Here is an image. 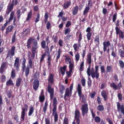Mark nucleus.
Here are the masks:
<instances>
[{"mask_svg": "<svg viewBox=\"0 0 124 124\" xmlns=\"http://www.w3.org/2000/svg\"><path fill=\"white\" fill-rule=\"evenodd\" d=\"M71 3V2L70 1L65 2L63 5L64 8H68L70 5Z\"/></svg>", "mask_w": 124, "mask_h": 124, "instance_id": "nucleus-27", "label": "nucleus"}, {"mask_svg": "<svg viewBox=\"0 0 124 124\" xmlns=\"http://www.w3.org/2000/svg\"><path fill=\"white\" fill-rule=\"evenodd\" d=\"M19 58H16V59L15 60L14 66L17 70H18L19 68Z\"/></svg>", "mask_w": 124, "mask_h": 124, "instance_id": "nucleus-11", "label": "nucleus"}, {"mask_svg": "<svg viewBox=\"0 0 124 124\" xmlns=\"http://www.w3.org/2000/svg\"><path fill=\"white\" fill-rule=\"evenodd\" d=\"M65 62L67 64H69L71 62L70 59L69 57H66Z\"/></svg>", "mask_w": 124, "mask_h": 124, "instance_id": "nucleus-41", "label": "nucleus"}, {"mask_svg": "<svg viewBox=\"0 0 124 124\" xmlns=\"http://www.w3.org/2000/svg\"><path fill=\"white\" fill-rule=\"evenodd\" d=\"M32 11L31 10L28 14L27 17L26 18V21H28L30 19L32 15Z\"/></svg>", "mask_w": 124, "mask_h": 124, "instance_id": "nucleus-39", "label": "nucleus"}, {"mask_svg": "<svg viewBox=\"0 0 124 124\" xmlns=\"http://www.w3.org/2000/svg\"><path fill=\"white\" fill-rule=\"evenodd\" d=\"M13 7V5L12 4H10L8 5V6L7 10H9L10 12L12 9Z\"/></svg>", "mask_w": 124, "mask_h": 124, "instance_id": "nucleus-36", "label": "nucleus"}, {"mask_svg": "<svg viewBox=\"0 0 124 124\" xmlns=\"http://www.w3.org/2000/svg\"><path fill=\"white\" fill-rule=\"evenodd\" d=\"M48 105V103L46 102L45 103V105L43 108V111L44 113H45L47 109V106Z\"/></svg>", "mask_w": 124, "mask_h": 124, "instance_id": "nucleus-40", "label": "nucleus"}, {"mask_svg": "<svg viewBox=\"0 0 124 124\" xmlns=\"http://www.w3.org/2000/svg\"><path fill=\"white\" fill-rule=\"evenodd\" d=\"M70 29L69 28H67L65 30V34L66 35L67 34L69 33L70 32Z\"/></svg>", "mask_w": 124, "mask_h": 124, "instance_id": "nucleus-54", "label": "nucleus"}, {"mask_svg": "<svg viewBox=\"0 0 124 124\" xmlns=\"http://www.w3.org/2000/svg\"><path fill=\"white\" fill-rule=\"evenodd\" d=\"M89 6L86 7L85 8V9L84 11V14L85 15L86 13L88 12L89 9Z\"/></svg>", "mask_w": 124, "mask_h": 124, "instance_id": "nucleus-44", "label": "nucleus"}, {"mask_svg": "<svg viewBox=\"0 0 124 124\" xmlns=\"http://www.w3.org/2000/svg\"><path fill=\"white\" fill-rule=\"evenodd\" d=\"M14 12H12L10 14V18L9 19V21H7L6 23L4 24V26L5 27L7 26V24L9 23L13 19L14 17Z\"/></svg>", "mask_w": 124, "mask_h": 124, "instance_id": "nucleus-14", "label": "nucleus"}, {"mask_svg": "<svg viewBox=\"0 0 124 124\" xmlns=\"http://www.w3.org/2000/svg\"><path fill=\"white\" fill-rule=\"evenodd\" d=\"M6 85H14V84L13 83L12 81L10 79H9L8 81L7 82Z\"/></svg>", "mask_w": 124, "mask_h": 124, "instance_id": "nucleus-37", "label": "nucleus"}, {"mask_svg": "<svg viewBox=\"0 0 124 124\" xmlns=\"http://www.w3.org/2000/svg\"><path fill=\"white\" fill-rule=\"evenodd\" d=\"M46 124H50V121L49 119L46 118L45 120Z\"/></svg>", "mask_w": 124, "mask_h": 124, "instance_id": "nucleus-56", "label": "nucleus"}, {"mask_svg": "<svg viewBox=\"0 0 124 124\" xmlns=\"http://www.w3.org/2000/svg\"><path fill=\"white\" fill-rule=\"evenodd\" d=\"M119 54L120 56L122 57H124V51L122 49H120L118 50Z\"/></svg>", "mask_w": 124, "mask_h": 124, "instance_id": "nucleus-31", "label": "nucleus"}, {"mask_svg": "<svg viewBox=\"0 0 124 124\" xmlns=\"http://www.w3.org/2000/svg\"><path fill=\"white\" fill-rule=\"evenodd\" d=\"M39 84V81L38 80H35L34 81L33 83V88L35 90H37Z\"/></svg>", "mask_w": 124, "mask_h": 124, "instance_id": "nucleus-12", "label": "nucleus"}, {"mask_svg": "<svg viewBox=\"0 0 124 124\" xmlns=\"http://www.w3.org/2000/svg\"><path fill=\"white\" fill-rule=\"evenodd\" d=\"M15 47L14 46L12 47L11 49L9 50L8 52L7 57L13 56L15 54Z\"/></svg>", "mask_w": 124, "mask_h": 124, "instance_id": "nucleus-5", "label": "nucleus"}, {"mask_svg": "<svg viewBox=\"0 0 124 124\" xmlns=\"http://www.w3.org/2000/svg\"><path fill=\"white\" fill-rule=\"evenodd\" d=\"M24 106L25 107V108H22V109L23 110V109H24V110H25L26 111H27L28 108V106L27 105L25 104L24 105Z\"/></svg>", "mask_w": 124, "mask_h": 124, "instance_id": "nucleus-57", "label": "nucleus"}, {"mask_svg": "<svg viewBox=\"0 0 124 124\" xmlns=\"http://www.w3.org/2000/svg\"><path fill=\"white\" fill-rule=\"evenodd\" d=\"M29 29H26L23 31L22 32V34H23V36L26 35L29 32Z\"/></svg>", "mask_w": 124, "mask_h": 124, "instance_id": "nucleus-33", "label": "nucleus"}, {"mask_svg": "<svg viewBox=\"0 0 124 124\" xmlns=\"http://www.w3.org/2000/svg\"><path fill=\"white\" fill-rule=\"evenodd\" d=\"M16 36L15 34H14L12 39V42L13 43L15 41Z\"/></svg>", "mask_w": 124, "mask_h": 124, "instance_id": "nucleus-62", "label": "nucleus"}, {"mask_svg": "<svg viewBox=\"0 0 124 124\" xmlns=\"http://www.w3.org/2000/svg\"><path fill=\"white\" fill-rule=\"evenodd\" d=\"M91 55L90 53L88 54L87 56L86 61L90 65V64L91 63Z\"/></svg>", "mask_w": 124, "mask_h": 124, "instance_id": "nucleus-20", "label": "nucleus"}, {"mask_svg": "<svg viewBox=\"0 0 124 124\" xmlns=\"http://www.w3.org/2000/svg\"><path fill=\"white\" fill-rule=\"evenodd\" d=\"M82 114L83 116H84L85 114L87 113L88 111V104L85 103L82 105L81 108Z\"/></svg>", "mask_w": 124, "mask_h": 124, "instance_id": "nucleus-4", "label": "nucleus"}, {"mask_svg": "<svg viewBox=\"0 0 124 124\" xmlns=\"http://www.w3.org/2000/svg\"><path fill=\"white\" fill-rule=\"evenodd\" d=\"M11 76L12 78H14L15 76V70L13 69L11 73Z\"/></svg>", "mask_w": 124, "mask_h": 124, "instance_id": "nucleus-50", "label": "nucleus"}, {"mask_svg": "<svg viewBox=\"0 0 124 124\" xmlns=\"http://www.w3.org/2000/svg\"><path fill=\"white\" fill-rule=\"evenodd\" d=\"M100 120L101 119L98 116H96L95 118V121L96 122H99Z\"/></svg>", "mask_w": 124, "mask_h": 124, "instance_id": "nucleus-53", "label": "nucleus"}, {"mask_svg": "<svg viewBox=\"0 0 124 124\" xmlns=\"http://www.w3.org/2000/svg\"><path fill=\"white\" fill-rule=\"evenodd\" d=\"M22 80L20 78H18L16 81V85L17 87H19L21 83L22 82Z\"/></svg>", "mask_w": 124, "mask_h": 124, "instance_id": "nucleus-23", "label": "nucleus"}, {"mask_svg": "<svg viewBox=\"0 0 124 124\" xmlns=\"http://www.w3.org/2000/svg\"><path fill=\"white\" fill-rule=\"evenodd\" d=\"M7 67V64L5 62H3L1 64L0 68V73H2L4 71V69Z\"/></svg>", "mask_w": 124, "mask_h": 124, "instance_id": "nucleus-15", "label": "nucleus"}, {"mask_svg": "<svg viewBox=\"0 0 124 124\" xmlns=\"http://www.w3.org/2000/svg\"><path fill=\"white\" fill-rule=\"evenodd\" d=\"M73 47L74 48V50H75V51H77V48H78V45L76 44H74L73 46Z\"/></svg>", "mask_w": 124, "mask_h": 124, "instance_id": "nucleus-59", "label": "nucleus"}, {"mask_svg": "<svg viewBox=\"0 0 124 124\" xmlns=\"http://www.w3.org/2000/svg\"><path fill=\"white\" fill-rule=\"evenodd\" d=\"M82 85L83 86H85V79H82L81 81Z\"/></svg>", "mask_w": 124, "mask_h": 124, "instance_id": "nucleus-55", "label": "nucleus"}, {"mask_svg": "<svg viewBox=\"0 0 124 124\" xmlns=\"http://www.w3.org/2000/svg\"><path fill=\"white\" fill-rule=\"evenodd\" d=\"M33 39L32 37H30L28 40L26 45L28 48H29L31 47V45L32 42V40Z\"/></svg>", "mask_w": 124, "mask_h": 124, "instance_id": "nucleus-17", "label": "nucleus"}, {"mask_svg": "<svg viewBox=\"0 0 124 124\" xmlns=\"http://www.w3.org/2000/svg\"><path fill=\"white\" fill-rule=\"evenodd\" d=\"M57 100L56 98H54L53 100V115L54 116V121L55 122L58 120V115L56 112V106Z\"/></svg>", "mask_w": 124, "mask_h": 124, "instance_id": "nucleus-2", "label": "nucleus"}, {"mask_svg": "<svg viewBox=\"0 0 124 124\" xmlns=\"http://www.w3.org/2000/svg\"><path fill=\"white\" fill-rule=\"evenodd\" d=\"M65 87L64 85H62L60 86V91L61 94L63 93L64 91L65 90Z\"/></svg>", "mask_w": 124, "mask_h": 124, "instance_id": "nucleus-29", "label": "nucleus"}, {"mask_svg": "<svg viewBox=\"0 0 124 124\" xmlns=\"http://www.w3.org/2000/svg\"><path fill=\"white\" fill-rule=\"evenodd\" d=\"M54 75L52 74L49 75L48 77V81L49 83L51 84L53 83L54 81Z\"/></svg>", "mask_w": 124, "mask_h": 124, "instance_id": "nucleus-16", "label": "nucleus"}, {"mask_svg": "<svg viewBox=\"0 0 124 124\" xmlns=\"http://www.w3.org/2000/svg\"><path fill=\"white\" fill-rule=\"evenodd\" d=\"M98 66H95V71H93L90 70V65L89 66V67L87 70V73L88 76H90L91 75L92 78H95L97 79L99 76V74L98 72Z\"/></svg>", "mask_w": 124, "mask_h": 124, "instance_id": "nucleus-1", "label": "nucleus"}, {"mask_svg": "<svg viewBox=\"0 0 124 124\" xmlns=\"http://www.w3.org/2000/svg\"><path fill=\"white\" fill-rule=\"evenodd\" d=\"M69 64V69L70 70V72H72V68L74 67L73 62H71Z\"/></svg>", "mask_w": 124, "mask_h": 124, "instance_id": "nucleus-35", "label": "nucleus"}, {"mask_svg": "<svg viewBox=\"0 0 124 124\" xmlns=\"http://www.w3.org/2000/svg\"><path fill=\"white\" fill-rule=\"evenodd\" d=\"M38 47V46H32L31 49V51L32 52L31 56L33 58H34L35 57Z\"/></svg>", "mask_w": 124, "mask_h": 124, "instance_id": "nucleus-9", "label": "nucleus"}, {"mask_svg": "<svg viewBox=\"0 0 124 124\" xmlns=\"http://www.w3.org/2000/svg\"><path fill=\"white\" fill-rule=\"evenodd\" d=\"M101 73H104L105 72V69L103 66H102L101 67Z\"/></svg>", "mask_w": 124, "mask_h": 124, "instance_id": "nucleus-64", "label": "nucleus"}, {"mask_svg": "<svg viewBox=\"0 0 124 124\" xmlns=\"http://www.w3.org/2000/svg\"><path fill=\"white\" fill-rule=\"evenodd\" d=\"M40 16L39 14H38L37 15V17L36 18V20L35 21V22L36 23L38 22L39 21V18Z\"/></svg>", "mask_w": 124, "mask_h": 124, "instance_id": "nucleus-63", "label": "nucleus"}, {"mask_svg": "<svg viewBox=\"0 0 124 124\" xmlns=\"http://www.w3.org/2000/svg\"><path fill=\"white\" fill-rule=\"evenodd\" d=\"M34 111L33 108L32 107H31L29 109V112L28 113V116H31L33 113Z\"/></svg>", "mask_w": 124, "mask_h": 124, "instance_id": "nucleus-30", "label": "nucleus"}, {"mask_svg": "<svg viewBox=\"0 0 124 124\" xmlns=\"http://www.w3.org/2000/svg\"><path fill=\"white\" fill-rule=\"evenodd\" d=\"M29 67L27 68L25 70V74L26 77H27L29 73Z\"/></svg>", "mask_w": 124, "mask_h": 124, "instance_id": "nucleus-49", "label": "nucleus"}, {"mask_svg": "<svg viewBox=\"0 0 124 124\" xmlns=\"http://www.w3.org/2000/svg\"><path fill=\"white\" fill-rule=\"evenodd\" d=\"M119 63L120 67L123 69L124 67V62L122 60H120L119 61Z\"/></svg>", "mask_w": 124, "mask_h": 124, "instance_id": "nucleus-42", "label": "nucleus"}, {"mask_svg": "<svg viewBox=\"0 0 124 124\" xmlns=\"http://www.w3.org/2000/svg\"><path fill=\"white\" fill-rule=\"evenodd\" d=\"M103 51L105 52L106 51L107 47L110 45V43L109 41H108L106 42L105 41L103 42Z\"/></svg>", "mask_w": 124, "mask_h": 124, "instance_id": "nucleus-13", "label": "nucleus"}, {"mask_svg": "<svg viewBox=\"0 0 124 124\" xmlns=\"http://www.w3.org/2000/svg\"><path fill=\"white\" fill-rule=\"evenodd\" d=\"M80 115V112L78 110L76 109L75 113V118L77 121V124H80V120L79 117Z\"/></svg>", "mask_w": 124, "mask_h": 124, "instance_id": "nucleus-7", "label": "nucleus"}, {"mask_svg": "<svg viewBox=\"0 0 124 124\" xmlns=\"http://www.w3.org/2000/svg\"><path fill=\"white\" fill-rule=\"evenodd\" d=\"M77 90L78 91V93L79 97L83 95L82 94L81 92V87L80 85L79 84L78 85V87L77 88Z\"/></svg>", "mask_w": 124, "mask_h": 124, "instance_id": "nucleus-18", "label": "nucleus"}, {"mask_svg": "<svg viewBox=\"0 0 124 124\" xmlns=\"http://www.w3.org/2000/svg\"><path fill=\"white\" fill-rule=\"evenodd\" d=\"M117 15L115 14L113 15V22H114L116 19Z\"/></svg>", "mask_w": 124, "mask_h": 124, "instance_id": "nucleus-60", "label": "nucleus"}, {"mask_svg": "<svg viewBox=\"0 0 124 124\" xmlns=\"http://www.w3.org/2000/svg\"><path fill=\"white\" fill-rule=\"evenodd\" d=\"M97 109L100 111H103L104 110V108L103 105H99L97 107Z\"/></svg>", "mask_w": 124, "mask_h": 124, "instance_id": "nucleus-32", "label": "nucleus"}, {"mask_svg": "<svg viewBox=\"0 0 124 124\" xmlns=\"http://www.w3.org/2000/svg\"><path fill=\"white\" fill-rule=\"evenodd\" d=\"M26 111L24 110V109H23L22 110V111L21 113V120L23 121L24 119V117L25 116V111Z\"/></svg>", "mask_w": 124, "mask_h": 124, "instance_id": "nucleus-24", "label": "nucleus"}, {"mask_svg": "<svg viewBox=\"0 0 124 124\" xmlns=\"http://www.w3.org/2000/svg\"><path fill=\"white\" fill-rule=\"evenodd\" d=\"M80 99L81 100V101L83 103H85L86 102V100L85 98L84 95L80 97Z\"/></svg>", "mask_w": 124, "mask_h": 124, "instance_id": "nucleus-43", "label": "nucleus"}, {"mask_svg": "<svg viewBox=\"0 0 124 124\" xmlns=\"http://www.w3.org/2000/svg\"><path fill=\"white\" fill-rule=\"evenodd\" d=\"M13 28V26L12 25L9 26L6 29V34H8L9 32L12 31Z\"/></svg>", "mask_w": 124, "mask_h": 124, "instance_id": "nucleus-19", "label": "nucleus"}, {"mask_svg": "<svg viewBox=\"0 0 124 124\" xmlns=\"http://www.w3.org/2000/svg\"><path fill=\"white\" fill-rule=\"evenodd\" d=\"M39 99L41 102H42L45 99V97L44 95H40L39 97Z\"/></svg>", "mask_w": 124, "mask_h": 124, "instance_id": "nucleus-48", "label": "nucleus"}, {"mask_svg": "<svg viewBox=\"0 0 124 124\" xmlns=\"http://www.w3.org/2000/svg\"><path fill=\"white\" fill-rule=\"evenodd\" d=\"M58 43L60 46H63V41L62 40H60L59 41Z\"/></svg>", "mask_w": 124, "mask_h": 124, "instance_id": "nucleus-58", "label": "nucleus"}, {"mask_svg": "<svg viewBox=\"0 0 124 124\" xmlns=\"http://www.w3.org/2000/svg\"><path fill=\"white\" fill-rule=\"evenodd\" d=\"M73 85V83H72L69 88H68L66 89L64 96V99L65 100H66V97H69L71 95Z\"/></svg>", "mask_w": 124, "mask_h": 124, "instance_id": "nucleus-3", "label": "nucleus"}, {"mask_svg": "<svg viewBox=\"0 0 124 124\" xmlns=\"http://www.w3.org/2000/svg\"><path fill=\"white\" fill-rule=\"evenodd\" d=\"M92 35V33L91 32H87L86 36L88 40H89L91 39V37Z\"/></svg>", "mask_w": 124, "mask_h": 124, "instance_id": "nucleus-46", "label": "nucleus"}, {"mask_svg": "<svg viewBox=\"0 0 124 124\" xmlns=\"http://www.w3.org/2000/svg\"><path fill=\"white\" fill-rule=\"evenodd\" d=\"M115 29L116 34H119V37L121 38H124V33L120 30L118 27H116L115 28Z\"/></svg>", "mask_w": 124, "mask_h": 124, "instance_id": "nucleus-10", "label": "nucleus"}, {"mask_svg": "<svg viewBox=\"0 0 124 124\" xmlns=\"http://www.w3.org/2000/svg\"><path fill=\"white\" fill-rule=\"evenodd\" d=\"M67 66L66 65L64 66L63 67H61L60 68V70L62 74L63 75H64L65 73V72L66 70V68Z\"/></svg>", "mask_w": 124, "mask_h": 124, "instance_id": "nucleus-22", "label": "nucleus"}, {"mask_svg": "<svg viewBox=\"0 0 124 124\" xmlns=\"http://www.w3.org/2000/svg\"><path fill=\"white\" fill-rule=\"evenodd\" d=\"M84 66V62L83 61L80 65V70L81 71H82L83 70V66Z\"/></svg>", "mask_w": 124, "mask_h": 124, "instance_id": "nucleus-52", "label": "nucleus"}, {"mask_svg": "<svg viewBox=\"0 0 124 124\" xmlns=\"http://www.w3.org/2000/svg\"><path fill=\"white\" fill-rule=\"evenodd\" d=\"M32 43L33 44L32 46H38L37 41L35 39H33Z\"/></svg>", "mask_w": 124, "mask_h": 124, "instance_id": "nucleus-47", "label": "nucleus"}, {"mask_svg": "<svg viewBox=\"0 0 124 124\" xmlns=\"http://www.w3.org/2000/svg\"><path fill=\"white\" fill-rule=\"evenodd\" d=\"M62 51L60 49H59L58 51L57 52V54H56V62H57L58 61V60L60 58V54L61 53Z\"/></svg>", "mask_w": 124, "mask_h": 124, "instance_id": "nucleus-25", "label": "nucleus"}, {"mask_svg": "<svg viewBox=\"0 0 124 124\" xmlns=\"http://www.w3.org/2000/svg\"><path fill=\"white\" fill-rule=\"evenodd\" d=\"M110 86L112 87L114 90H116L117 89V85L114 82L110 84Z\"/></svg>", "mask_w": 124, "mask_h": 124, "instance_id": "nucleus-28", "label": "nucleus"}, {"mask_svg": "<svg viewBox=\"0 0 124 124\" xmlns=\"http://www.w3.org/2000/svg\"><path fill=\"white\" fill-rule=\"evenodd\" d=\"M101 94L104 100L105 101L107 100V95L106 92L104 90L102 91L101 93Z\"/></svg>", "mask_w": 124, "mask_h": 124, "instance_id": "nucleus-21", "label": "nucleus"}, {"mask_svg": "<svg viewBox=\"0 0 124 124\" xmlns=\"http://www.w3.org/2000/svg\"><path fill=\"white\" fill-rule=\"evenodd\" d=\"M48 91L50 94V100H52L53 98L54 95V89L51 87V85H48Z\"/></svg>", "mask_w": 124, "mask_h": 124, "instance_id": "nucleus-6", "label": "nucleus"}, {"mask_svg": "<svg viewBox=\"0 0 124 124\" xmlns=\"http://www.w3.org/2000/svg\"><path fill=\"white\" fill-rule=\"evenodd\" d=\"M112 69V66H107L106 67V71L108 72H111Z\"/></svg>", "mask_w": 124, "mask_h": 124, "instance_id": "nucleus-34", "label": "nucleus"}, {"mask_svg": "<svg viewBox=\"0 0 124 124\" xmlns=\"http://www.w3.org/2000/svg\"><path fill=\"white\" fill-rule=\"evenodd\" d=\"M46 43L45 41L43 40L41 42V46L42 48H45L46 47Z\"/></svg>", "mask_w": 124, "mask_h": 124, "instance_id": "nucleus-45", "label": "nucleus"}, {"mask_svg": "<svg viewBox=\"0 0 124 124\" xmlns=\"http://www.w3.org/2000/svg\"><path fill=\"white\" fill-rule=\"evenodd\" d=\"M78 9V7L77 6H75L74 8L72 13L74 15H76L77 13Z\"/></svg>", "mask_w": 124, "mask_h": 124, "instance_id": "nucleus-26", "label": "nucleus"}, {"mask_svg": "<svg viewBox=\"0 0 124 124\" xmlns=\"http://www.w3.org/2000/svg\"><path fill=\"white\" fill-rule=\"evenodd\" d=\"M117 110L118 111H120L123 114L124 116V106L123 105H121L118 103L117 102Z\"/></svg>", "mask_w": 124, "mask_h": 124, "instance_id": "nucleus-8", "label": "nucleus"}, {"mask_svg": "<svg viewBox=\"0 0 124 124\" xmlns=\"http://www.w3.org/2000/svg\"><path fill=\"white\" fill-rule=\"evenodd\" d=\"M6 78L4 75H2L1 78V79L2 82H4L6 80Z\"/></svg>", "mask_w": 124, "mask_h": 124, "instance_id": "nucleus-51", "label": "nucleus"}, {"mask_svg": "<svg viewBox=\"0 0 124 124\" xmlns=\"http://www.w3.org/2000/svg\"><path fill=\"white\" fill-rule=\"evenodd\" d=\"M95 41L98 43H99V38L98 36H96L95 39Z\"/></svg>", "mask_w": 124, "mask_h": 124, "instance_id": "nucleus-61", "label": "nucleus"}, {"mask_svg": "<svg viewBox=\"0 0 124 124\" xmlns=\"http://www.w3.org/2000/svg\"><path fill=\"white\" fill-rule=\"evenodd\" d=\"M75 58L76 62H78L80 58V55L78 53H77L75 54Z\"/></svg>", "mask_w": 124, "mask_h": 124, "instance_id": "nucleus-38", "label": "nucleus"}]
</instances>
